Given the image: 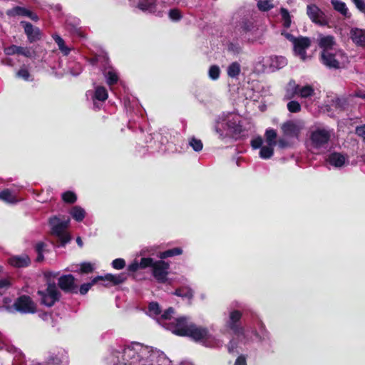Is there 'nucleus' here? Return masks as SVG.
<instances>
[{
  "label": "nucleus",
  "mask_w": 365,
  "mask_h": 365,
  "mask_svg": "<svg viewBox=\"0 0 365 365\" xmlns=\"http://www.w3.org/2000/svg\"><path fill=\"white\" fill-rule=\"evenodd\" d=\"M319 47L322 50L321 58L322 63L333 68L345 67L349 63V57L341 50H336V42L331 35L319 34L317 38Z\"/></svg>",
  "instance_id": "obj_1"
},
{
  "label": "nucleus",
  "mask_w": 365,
  "mask_h": 365,
  "mask_svg": "<svg viewBox=\"0 0 365 365\" xmlns=\"http://www.w3.org/2000/svg\"><path fill=\"white\" fill-rule=\"evenodd\" d=\"M146 348L139 343H133L126 346L122 353V364L123 365H136L140 362L146 353Z\"/></svg>",
  "instance_id": "obj_2"
},
{
  "label": "nucleus",
  "mask_w": 365,
  "mask_h": 365,
  "mask_svg": "<svg viewBox=\"0 0 365 365\" xmlns=\"http://www.w3.org/2000/svg\"><path fill=\"white\" fill-rule=\"evenodd\" d=\"M69 222V219L65 221H61L56 217L50 219L52 234L59 238L62 245H64L71 240L70 235L66 232V228Z\"/></svg>",
  "instance_id": "obj_3"
},
{
  "label": "nucleus",
  "mask_w": 365,
  "mask_h": 365,
  "mask_svg": "<svg viewBox=\"0 0 365 365\" xmlns=\"http://www.w3.org/2000/svg\"><path fill=\"white\" fill-rule=\"evenodd\" d=\"M98 280H106L113 283V284H118L123 282L125 280V276L123 274H108L104 277H95L91 282L86 283L81 286L79 292L81 294H86L88 290L91 288V287L96 284Z\"/></svg>",
  "instance_id": "obj_4"
},
{
  "label": "nucleus",
  "mask_w": 365,
  "mask_h": 365,
  "mask_svg": "<svg viewBox=\"0 0 365 365\" xmlns=\"http://www.w3.org/2000/svg\"><path fill=\"white\" fill-rule=\"evenodd\" d=\"M331 131L325 128H317L311 133L312 145L315 148L324 147L331 138Z\"/></svg>",
  "instance_id": "obj_5"
},
{
  "label": "nucleus",
  "mask_w": 365,
  "mask_h": 365,
  "mask_svg": "<svg viewBox=\"0 0 365 365\" xmlns=\"http://www.w3.org/2000/svg\"><path fill=\"white\" fill-rule=\"evenodd\" d=\"M192 324L187 317H179L175 319L174 322L166 324L167 329H170L173 334L186 336L189 332L190 325Z\"/></svg>",
  "instance_id": "obj_6"
},
{
  "label": "nucleus",
  "mask_w": 365,
  "mask_h": 365,
  "mask_svg": "<svg viewBox=\"0 0 365 365\" xmlns=\"http://www.w3.org/2000/svg\"><path fill=\"white\" fill-rule=\"evenodd\" d=\"M227 130L233 137H237L242 131L241 117L237 114L230 113L225 118Z\"/></svg>",
  "instance_id": "obj_7"
},
{
  "label": "nucleus",
  "mask_w": 365,
  "mask_h": 365,
  "mask_svg": "<svg viewBox=\"0 0 365 365\" xmlns=\"http://www.w3.org/2000/svg\"><path fill=\"white\" fill-rule=\"evenodd\" d=\"M38 294L41 297V302L47 307L53 306L58 300L60 293L54 284H49L46 290L38 291Z\"/></svg>",
  "instance_id": "obj_8"
},
{
  "label": "nucleus",
  "mask_w": 365,
  "mask_h": 365,
  "mask_svg": "<svg viewBox=\"0 0 365 365\" xmlns=\"http://www.w3.org/2000/svg\"><path fill=\"white\" fill-rule=\"evenodd\" d=\"M307 13L310 19L320 26H326L329 21L325 14L316 5L307 6Z\"/></svg>",
  "instance_id": "obj_9"
},
{
  "label": "nucleus",
  "mask_w": 365,
  "mask_h": 365,
  "mask_svg": "<svg viewBox=\"0 0 365 365\" xmlns=\"http://www.w3.org/2000/svg\"><path fill=\"white\" fill-rule=\"evenodd\" d=\"M311 46V40L308 37L299 36L293 44L295 55L303 61L307 58L306 50Z\"/></svg>",
  "instance_id": "obj_10"
},
{
  "label": "nucleus",
  "mask_w": 365,
  "mask_h": 365,
  "mask_svg": "<svg viewBox=\"0 0 365 365\" xmlns=\"http://www.w3.org/2000/svg\"><path fill=\"white\" fill-rule=\"evenodd\" d=\"M15 308L24 313H34L36 311V305L32 299L28 297L23 295L17 299L14 303Z\"/></svg>",
  "instance_id": "obj_11"
},
{
  "label": "nucleus",
  "mask_w": 365,
  "mask_h": 365,
  "mask_svg": "<svg viewBox=\"0 0 365 365\" xmlns=\"http://www.w3.org/2000/svg\"><path fill=\"white\" fill-rule=\"evenodd\" d=\"M168 269V263L162 260L156 261L153 264V274L158 282H164L167 279Z\"/></svg>",
  "instance_id": "obj_12"
},
{
  "label": "nucleus",
  "mask_w": 365,
  "mask_h": 365,
  "mask_svg": "<svg viewBox=\"0 0 365 365\" xmlns=\"http://www.w3.org/2000/svg\"><path fill=\"white\" fill-rule=\"evenodd\" d=\"M188 334L186 336H190L195 341H203L210 339V335L207 329L202 327H197L192 323L188 329Z\"/></svg>",
  "instance_id": "obj_13"
},
{
  "label": "nucleus",
  "mask_w": 365,
  "mask_h": 365,
  "mask_svg": "<svg viewBox=\"0 0 365 365\" xmlns=\"http://www.w3.org/2000/svg\"><path fill=\"white\" fill-rule=\"evenodd\" d=\"M59 287L69 292H76L77 286L75 284V278L71 274L63 275L58 279Z\"/></svg>",
  "instance_id": "obj_14"
},
{
  "label": "nucleus",
  "mask_w": 365,
  "mask_h": 365,
  "mask_svg": "<svg viewBox=\"0 0 365 365\" xmlns=\"http://www.w3.org/2000/svg\"><path fill=\"white\" fill-rule=\"evenodd\" d=\"M283 134L288 137H297L300 133L302 127L294 121H287L282 125Z\"/></svg>",
  "instance_id": "obj_15"
},
{
  "label": "nucleus",
  "mask_w": 365,
  "mask_h": 365,
  "mask_svg": "<svg viewBox=\"0 0 365 365\" xmlns=\"http://www.w3.org/2000/svg\"><path fill=\"white\" fill-rule=\"evenodd\" d=\"M242 314L239 311H232L230 314V319L227 322L229 328L235 334H241L243 331L242 328L237 324L241 318Z\"/></svg>",
  "instance_id": "obj_16"
},
{
  "label": "nucleus",
  "mask_w": 365,
  "mask_h": 365,
  "mask_svg": "<svg viewBox=\"0 0 365 365\" xmlns=\"http://www.w3.org/2000/svg\"><path fill=\"white\" fill-rule=\"evenodd\" d=\"M8 261L11 266L18 268L27 267L31 263L30 258L26 255L12 256Z\"/></svg>",
  "instance_id": "obj_17"
},
{
  "label": "nucleus",
  "mask_w": 365,
  "mask_h": 365,
  "mask_svg": "<svg viewBox=\"0 0 365 365\" xmlns=\"http://www.w3.org/2000/svg\"><path fill=\"white\" fill-rule=\"evenodd\" d=\"M347 158L346 155L339 153H333L329 155L327 162L336 168H341L345 164Z\"/></svg>",
  "instance_id": "obj_18"
},
{
  "label": "nucleus",
  "mask_w": 365,
  "mask_h": 365,
  "mask_svg": "<svg viewBox=\"0 0 365 365\" xmlns=\"http://www.w3.org/2000/svg\"><path fill=\"white\" fill-rule=\"evenodd\" d=\"M351 38L359 46H365V30L353 29L351 31Z\"/></svg>",
  "instance_id": "obj_19"
},
{
  "label": "nucleus",
  "mask_w": 365,
  "mask_h": 365,
  "mask_svg": "<svg viewBox=\"0 0 365 365\" xmlns=\"http://www.w3.org/2000/svg\"><path fill=\"white\" fill-rule=\"evenodd\" d=\"M331 3L334 10L340 13L344 17H351V14L349 12V9L344 2L340 0H331Z\"/></svg>",
  "instance_id": "obj_20"
},
{
  "label": "nucleus",
  "mask_w": 365,
  "mask_h": 365,
  "mask_svg": "<svg viewBox=\"0 0 365 365\" xmlns=\"http://www.w3.org/2000/svg\"><path fill=\"white\" fill-rule=\"evenodd\" d=\"M299 86L294 80L289 81L286 87V93L284 98L287 100L293 98L295 96H299Z\"/></svg>",
  "instance_id": "obj_21"
},
{
  "label": "nucleus",
  "mask_w": 365,
  "mask_h": 365,
  "mask_svg": "<svg viewBox=\"0 0 365 365\" xmlns=\"http://www.w3.org/2000/svg\"><path fill=\"white\" fill-rule=\"evenodd\" d=\"M22 24H24V30L30 41H34L38 38L40 32L38 29L34 28L33 26L28 22H22Z\"/></svg>",
  "instance_id": "obj_22"
},
{
  "label": "nucleus",
  "mask_w": 365,
  "mask_h": 365,
  "mask_svg": "<svg viewBox=\"0 0 365 365\" xmlns=\"http://www.w3.org/2000/svg\"><path fill=\"white\" fill-rule=\"evenodd\" d=\"M138 8L143 11H148L150 13L155 12V0H141L138 3Z\"/></svg>",
  "instance_id": "obj_23"
},
{
  "label": "nucleus",
  "mask_w": 365,
  "mask_h": 365,
  "mask_svg": "<svg viewBox=\"0 0 365 365\" xmlns=\"http://www.w3.org/2000/svg\"><path fill=\"white\" fill-rule=\"evenodd\" d=\"M9 16H31L32 12L22 7L16 6L7 11Z\"/></svg>",
  "instance_id": "obj_24"
},
{
  "label": "nucleus",
  "mask_w": 365,
  "mask_h": 365,
  "mask_svg": "<svg viewBox=\"0 0 365 365\" xmlns=\"http://www.w3.org/2000/svg\"><path fill=\"white\" fill-rule=\"evenodd\" d=\"M270 66L277 69L283 68L287 65V59L283 56H274L271 58Z\"/></svg>",
  "instance_id": "obj_25"
},
{
  "label": "nucleus",
  "mask_w": 365,
  "mask_h": 365,
  "mask_svg": "<svg viewBox=\"0 0 365 365\" xmlns=\"http://www.w3.org/2000/svg\"><path fill=\"white\" fill-rule=\"evenodd\" d=\"M314 95V89L310 85L299 88V96L303 98H309Z\"/></svg>",
  "instance_id": "obj_26"
},
{
  "label": "nucleus",
  "mask_w": 365,
  "mask_h": 365,
  "mask_svg": "<svg viewBox=\"0 0 365 365\" xmlns=\"http://www.w3.org/2000/svg\"><path fill=\"white\" fill-rule=\"evenodd\" d=\"M240 71L241 68L240 63L233 62L227 67V72L229 77L235 78L239 76Z\"/></svg>",
  "instance_id": "obj_27"
},
{
  "label": "nucleus",
  "mask_w": 365,
  "mask_h": 365,
  "mask_svg": "<svg viewBox=\"0 0 365 365\" xmlns=\"http://www.w3.org/2000/svg\"><path fill=\"white\" fill-rule=\"evenodd\" d=\"M174 294L178 297H180L182 298H187L190 300L193 297V292L189 287H181V288L177 289L175 291Z\"/></svg>",
  "instance_id": "obj_28"
},
{
  "label": "nucleus",
  "mask_w": 365,
  "mask_h": 365,
  "mask_svg": "<svg viewBox=\"0 0 365 365\" xmlns=\"http://www.w3.org/2000/svg\"><path fill=\"white\" fill-rule=\"evenodd\" d=\"M274 154V146L272 145H264L262 146L259 151V156L263 159H269Z\"/></svg>",
  "instance_id": "obj_29"
},
{
  "label": "nucleus",
  "mask_w": 365,
  "mask_h": 365,
  "mask_svg": "<svg viewBox=\"0 0 365 365\" xmlns=\"http://www.w3.org/2000/svg\"><path fill=\"white\" fill-rule=\"evenodd\" d=\"M266 143L269 145L274 146L277 143V132L274 129H267L265 132Z\"/></svg>",
  "instance_id": "obj_30"
},
{
  "label": "nucleus",
  "mask_w": 365,
  "mask_h": 365,
  "mask_svg": "<svg viewBox=\"0 0 365 365\" xmlns=\"http://www.w3.org/2000/svg\"><path fill=\"white\" fill-rule=\"evenodd\" d=\"M182 253V250L181 248L175 247V248L170 249V250H166L165 252H160L159 255V257L160 259H165V258L173 257L175 255H180Z\"/></svg>",
  "instance_id": "obj_31"
},
{
  "label": "nucleus",
  "mask_w": 365,
  "mask_h": 365,
  "mask_svg": "<svg viewBox=\"0 0 365 365\" xmlns=\"http://www.w3.org/2000/svg\"><path fill=\"white\" fill-rule=\"evenodd\" d=\"M71 215H72L73 219H75L76 221L80 222L82 221L85 217V211L81 207L76 206L72 208L71 211Z\"/></svg>",
  "instance_id": "obj_32"
},
{
  "label": "nucleus",
  "mask_w": 365,
  "mask_h": 365,
  "mask_svg": "<svg viewBox=\"0 0 365 365\" xmlns=\"http://www.w3.org/2000/svg\"><path fill=\"white\" fill-rule=\"evenodd\" d=\"M108 91L104 87L98 86L96 88V91H95L96 99L101 101H105L108 98Z\"/></svg>",
  "instance_id": "obj_33"
},
{
  "label": "nucleus",
  "mask_w": 365,
  "mask_h": 365,
  "mask_svg": "<svg viewBox=\"0 0 365 365\" xmlns=\"http://www.w3.org/2000/svg\"><path fill=\"white\" fill-rule=\"evenodd\" d=\"M0 200L9 203H13L16 201L11 191L7 189L0 192Z\"/></svg>",
  "instance_id": "obj_34"
},
{
  "label": "nucleus",
  "mask_w": 365,
  "mask_h": 365,
  "mask_svg": "<svg viewBox=\"0 0 365 365\" xmlns=\"http://www.w3.org/2000/svg\"><path fill=\"white\" fill-rule=\"evenodd\" d=\"M105 76L107 80V83L109 86H112L116 83L118 81V76L116 72L113 69L109 70L106 74Z\"/></svg>",
  "instance_id": "obj_35"
},
{
  "label": "nucleus",
  "mask_w": 365,
  "mask_h": 365,
  "mask_svg": "<svg viewBox=\"0 0 365 365\" xmlns=\"http://www.w3.org/2000/svg\"><path fill=\"white\" fill-rule=\"evenodd\" d=\"M280 14L283 21V26L285 28H289L291 26L292 21L288 10L284 8H282L280 10Z\"/></svg>",
  "instance_id": "obj_36"
},
{
  "label": "nucleus",
  "mask_w": 365,
  "mask_h": 365,
  "mask_svg": "<svg viewBox=\"0 0 365 365\" xmlns=\"http://www.w3.org/2000/svg\"><path fill=\"white\" fill-rule=\"evenodd\" d=\"M53 38L61 51L65 55H68L70 51V49L67 46H66L63 39L59 36H53Z\"/></svg>",
  "instance_id": "obj_37"
},
{
  "label": "nucleus",
  "mask_w": 365,
  "mask_h": 365,
  "mask_svg": "<svg viewBox=\"0 0 365 365\" xmlns=\"http://www.w3.org/2000/svg\"><path fill=\"white\" fill-rule=\"evenodd\" d=\"M80 270L71 269V271L79 272L81 274H88L91 273L93 271V265L90 262H83L80 265Z\"/></svg>",
  "instance_id": "obj_38"
},
{
  "label": "nucleus",
  "mask_w": 365,
  "mask_h": 365,
  "mask_svg": "<svg viewBox=\"0 0 365 365\" xmlns=\"http://www.w3.org/2000/svg\"><path fill=\"white\" fill-rule=\"evenodd\" d=\"M257 7L260 11H267L273 8V4L269 0H259L257 2Z\"/></svg>",
  "instance_id": "obj_39"
},
{
  "label": "nucleus",
  "mask_w": 365,
  "mask_h": 365,
  "mask_svg": "<svg viewBox=\"0 0 365 365\" xmlns=\"http://www.w3.org/2000/svg\"><path fill=\"white\" fill-rule=\"evenodd\" d=\"M148 313L150 316L156 317L160 313L159 304L156 302H151L148 306Z\"/></svg>",
  "instance_id": "obj_40"
},
{
  "label": "nucleus",
  "mask_w": 365,
  "mask_h": 365,
  "mask_svg": "<svg viewBox=\"0 0 365 365\" xmlns=\"http://www.w3.org/2000/svg\"><path fill=\"white\" fill-rule=\"evenodd\" d=\"M189 144L192 148V149L196 152L202 150L203 148L202 141L195 138H192L190 140Z\"/></svg>",
  "instance_id": "obj_41"
},
{
  "label": "nucleus",
  "mask_w": 365,
  "mask_h": 365,
  "mask_svg": "<svg viewBox=\"0 0 365 365\" xmlns=\"http://www.w3.org/2000/svg\"><path fill=\"white\" fill-rule=\"evenodd\" d=\"M220 70L217 66L213 65V66H210V68L209 69L208 74H209V77L211 79L217 80L220 76Z\"/></svg>",
  "instance_id": "obj_42"
},
{
  "label": "nucleus",
  "mask_w": 365,
  "mask_h": 365,
  "mask_svg": "<svg viewBox=\"0 0 365 365\" xmlns=\"http://www.w3.org/2000/svg\"><path fill=\"white\" fill-rule=\"evenodd\" d=\"M287 109L291 113H299L301 110V105L296 101H291L287 103Z\"/></svg>",
  "instance_id": "obj_43"
},
{
  "label": "nucleus",
  "mask_w": 365,
  "mask_h": 365,
  "mask_svg": "<svg viewBox=\"0 0 365 365\" xmlns=\"http://www.w3.org/2000/svg\"><path fill=\"white\" fill-rule=\"evenodd\" d=\"M62 198L64 202L68 203H73L76 201V195L73 192H66L62 195Z\"/></svg>",
  "instance_id": "obj_44"
},
{
  "label": "nucleus",
  "mask_w": 365,
  "mask_h": 365,
  "mask_svg": "<svg viewBox=\"0 0 365 365\" xmlns=\"http://www.w3.org/2000/svg\"><path fill=\"white\" fill-rule=\"evenodd\" d=\"M153 264H154V262H153L152 258L143 257V258H142L140 259L139 265H140V268L143 269V268H146V267H153Z\"/></svg>",
  "instance_id": "obj_45"
},
{
  "label": "nucleus",
  "mask_w": 365,
  "mask_h": 365,
  "mask_svg": "<svg viewBox=\"0 0 365 365\" xmlns=\"http://www.w3.org/2000/svg\"><path fill=\"white\" fill-rule=\"evenodd\" d=\"M125 260L121 258L115 259L112 262V266L115 269H121L125 267Z\"/></svg>",
  "instance_id": "obj_46"
},
{
  "label": "nucleus",
  "mask_w": 365,
  "mask_h": 365,
  "mask_svg": "<svg viewBox=\"0 0 365 365\" xmlns=\"http://www.w3.org/2000/svg\"><path fill=\"white\" fill-rule=\"evenodd\" d=\"M19 51H21L20 46L15 45L9 46L4 49V52L6 55H14L15 53H18Z\"/></svg>",
  "instance_id": "obj_47"
},
{
  "label": "nucleus",
  "mask_w": 365,
  "mask_h": 365,
  "mask_svg": "<svg viewBox=\"0 0 365 365\" xmlns=\"http://www.w3.org/2000/svg\"><path fill=\"white\" fill-rule=\"evenodd\" d=\"M169 16L174 21H178L181 18L180 12L178 9H171L169 12Z\"/></svg>",
  "instance_id": "obj_48"
},
{
  "label": "nucleus",
  "mask_w": 365,
  "mask_h": 365,
  "mask_svg": "<svg viewBox=\"0 0 365 365\" xmlns=\"http://www.w3.org/2000/svg\"><path fill=\"white\" fill-rule=\"evenodd\" d=\"M262 139L261 137H257L253 140H252L251 141V145L252 146L253 148L255 149H257V148H262Z\"/></svg>",
  "instance_id": "obj_49"
},
{
  "label": "nucleus",
  "mask_w": 365,
  "mask_h": 365,
  "mask_svg": "<svg viewBox=\"0 0 365 365\" xmlns=\"http://www.w3.org/2000/svg\"><path fill=\"white\" fill-rule=\"evenodd\" d=\"M174 309L172 307L168 308L161 316V319H170L174 314Z\"/></svg>",
  "instance_id": "obj_50"
},
{
  "label": "nucleus",
  "mask_w": 365,
  "mask_h": 365,
  "mask_svg": "<svg viewBox=\"0 0 365 365\" xmlns=\"http://www.w3.org/2000/svg\"><path fill=\"white\" fill-rule=\"evenodd\" d=\"M17 76L20 78H24V80H29V72L28 71L27 69L23 68H21L18 73H17Z\"/></svg>",
  "instance_id": "obj_51"
},
{
  "label": "nucleus",
  "mask_w": 365,
  "mask_h": 365,
  "mask_svg": "<svg viewBox=\"0 0 365 365\" xmlns=\"http://www.w3.org/2000/svg\"><path fill=\"white\" fill-rule=\"evenodd\" d=\"M353 2L361 11H365V2L363 0H353Z\"/></svg>",
  "instance_id": "obj_52"
},
{
  "label": "nucleus",
  "mask_w": 365,
  "mask_h": 365,
  "mask_svg": "<svg viewBox=\"0 0 365 365\" xmlns=\"http://www.w3.org/2000/svg\"><path fill=\"white\" fill-rule=\"evenodd\" d=\"M356 133L359 136H361L363 138L364 141H365V125L357 127L356 129Z\"/></svg>",
  "instance_id": "obj_53"
},
{
  "label": "nucleus",
  "mask_w": 365,
  "mask_h": 365,
  "mask_svg": "<svg viewBox=\"0 0 365 365\" xmlns=\"http://www.w3.org/2000/svg\"><path fill=\"white\" fill-rule=\"evenodd\" d=\"M44 247H45V245L43 242H41L37 243L35 247L36 252L37 253H43L44 251Z\"/></svg>",
  "instance_id": "obj_54"
},
{
  "label": "nucleus",
  "mask_w": 365,
  "mask_h": 365,
  "mask_svg": "<svg viewBox=\"0 0 365 365\" xmlns=\"http://www.w3.org/2000/svg\"><path fill=\"white\" fill-rule=\"evenodd\" d=\"M235 365H247L245 358L242 356H239L236 359Z\"/></svg>",
  "instance_id": "obj_55"
},
{
  "label": "nucleus",
  "mask_w": 365,
  "mask_h": 365,
  "mask_svg": "<svg viewBox=\"0 0 365 365\" xmlns=\"http://www.w3.org/2000/svg\"><path fill=\"white\" fill-rule=\"evenodd\" d=\"M277 143H278V145L279 148H287L288 147L289 145V143L285 140L284 139H279V140L277 141Z\"/></svg>",
  "instance_id": "obj_56"
},
{
  "label": "nucleus",
  "mask_w": 365,
  "mask_h": 365,
  "mask_svg": "<svg viewBox=\"0 0 365 365\" xmlns=\"http://www.w3.org/2000/svg\"><path fill=\"white\" fill-rule=\"evenodd\" d=\"M282 35H284L287 39L290 41L292 43V44H294L295 40L297 39V37H294L293 35L289 33H282Z\"/></svg>",
  "instance_id": "obj_57"
},
{
  "label": "nucleus",
  "mask_w": 365,
  "mask_h": 365,
  "mask_svg": "<svg viewBox=\"0 0 365 365\" xmlns=\"http://www.w3.org/2000/svg\"><path fill=\"white\" fill-rule=\"evenodd\" d=\"M140 267L139 263L135 262L132 264H130L128 267V269L132 272H135L138 270Z\"/></svg>",
  "instance_id": "obj_58"
},
{
  "label": "nucleus",
  "mask_w": 365,
  "mask_h": 365,
  "mask_svg": "<svg viewBox=\"0 0 365 365\" xmlns=\"http://www.w3.org/2000/svg\"><path fill=\"white\" fill-rule=\"evenodd\" d=\"M20 49H21V51H19V52H18L19 54H21V55H24L27 57L31 56L30 51H29L23 47H21V46H20Z\"/></svg>",
  "instance_id": "obj_59"
},
{
  "label": "nucleus",
  "mask_w": 365,
  "mask_h": 365,
  "mask_svg": "<svg viewBox=\"0 0 365 365\" xmlns=\"http://www.w3.org/2000/svg\"><path fill=\"white\" fill-rule=\"evenodd\" d=\"M9 286V281L6 279L0 280V288L6 287Z\"/></svg>",
  "instance_id": "obj_60"
},
{
  "label": "nucleus",
  "mask_w": 365,
  "mask_h": 365,
  "mask_svg": "<svg viewBox=\"0 0 365 365\" xmlns=\"http://www.w3.org/2000/svg\"><path fill=\"white\" fill-rule=\"evenodd\" d=\"M37 254H38V256H37L36 260L38 262H41L43 259V253H37Z\"/></svg>",
  "instance_id": "obj_61"
},
{
  "label": "nucleus",
  "mask_w": 365,
  "mask_h": 365,
  "mask_svg": "<svg viewBox=\"0 0 365 365\" xmlns=\"http://www.w3.org/2000/svg\"><path fill=\"white\" fill-rule=\"evenodd\" d=\"M355 96H357V97H359V98H365V94H363L361 92L356 93L355 94Z\"/></svg>",
  "instance_id": "obj_62"
},
{
  "label": "nucleus",
  "mask_w": 365,
  "mask_h": 365,
  "mask_svg": "<svg viewBox=\"0 0 365 365\" xmlns=\"http://www.w3.org/2000/svg\"><path fill=\"white\" fill-rule=\"evenodd\" d=\"M76 242L78 243V245L80 246V247H82L83 246V242L81 239V237H78L76 239Z\"/></svg>",
  "instance_id": "obj_63"
},
{
  "label": "nucleus",
  "mask_w": 365,
  "mask_h": 365,
  "mask_svg": "<svg viewBox=\"0 0 365 365\" xmlns=\"http://www.w3.org/2000/svg\"><path fill=\"white\" fill-rule=\"evenodd\" d=\"M56 275H57V274H53L51 272H47V273L46 274V276L47 277H56Z\"/></svg>",
  "instance_id": "obj_64"
}]
</instances>
